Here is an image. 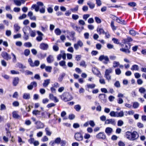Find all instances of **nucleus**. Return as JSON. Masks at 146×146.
Listing matches in <instances>:
<instances>
[{"mask_svg":"<svg viewBox=\"0 0 146 146\" xmlns=\"http://www.w3.org/2000/svg\"><path fill=\"white\" fill-rule=\"evenodd\" d=\"M139 134L136 131H133L132 132L127 131L125 135V137L127 139L130 141H133L137 139L139 137Z\"/></svg>","mask_w":146,"mask_h":146,"instance_id":"obj_1","label":"nucleus"},{"mask_svg":"<svg viewBox=\"0 0 146 146\" xmlns=\"http://www.w3.org/2000/svg\"><path fill=\"white\" fill-rule=\"evenodd\" d=\"M61 96L62 99L66 102L70 101L73 99L72 96L69 93H64Z\"/></svg>","mask_w":146,"mask_h":146,"instance_id":"obj_2","label":"nucleus"},{"mask_svg":"<svg viewBox=\"0 0 146 146\" xmlns=\"http://www.w3.org/2000/svg\"><path fill=\"white\" fill-rule=\"evenodd\" d=\"M113 72V70L111 68L106 69L105 72L104 77L108 82L111 79V76L110 74Z\"/></svg>","mask_w":146,"mask_h":146,"instance_id":"obj_3","label":"nucleus"},{"mask_svg":"<svg viewBox=\"0 0 146 146\" xmlns=\"http://www.w3.org/2000/svg\"><path fill=\"white\" fill-rule=\"evenodd\" d=\"M11 127V123H7L6 124L5 129L6 131V135L7 137L10 138L11 136V132L9 131V128Z\"/></svg>","mask_w":146,"mask_h":146,"instance_id":"obj_4","label":"nucleus"},{"mask_svg":"<svg viewBox=\"0 0 146 146\" xmlns=\"http://www.w3.org/2000/svg\"><path fill=\"white\" fill-rule=\"evenodd\" d=\"M1 55L2 58L6 60H8L11 59L10 54H9L6 52H2Z\"/></svg>","mask_w":146,"mask_h":146,"instance_id":"obj_5","label":"nucleus"},{"mask_svg":"<svg viewBox=\"0 0 146 146\" xmlns=\"http://www.w3.org/2000/svg\"><path fill=\"white\" fill-rule=\"evenodd\" d=\"M99 60L100 61H102L103 60L104 61L103 62V63L105 64H107L109 61L108 57L107 56L104 55H101L99 58Z\"/></svg>","mask_w":146,"mask_h":146,"instance_id":"obj_6","label":"nucleus"},{"mask_svg":"<svg viewBox=\"0 0 146 146\" xmlns=\"http://www.w3.org/2000/svg\"><path fill=\"white\" fill-rule=\"evenodd\" d=\"M83 45V42L80 40H78L76 43L74 45V47L76 50L78 49L79 47H82Z\"/></svg>","mask_w":146,"mask_h":146,"instance_id":"obj_7","label":"nucleus"},{"mask_svg":"<svg viewBox=\"0 0 146 146\" xmlns=\"http://www.w3.org/2000/svg\"><path fill=\"white\" fill-rule=\"evenodd\" d=\"M74 137L75 139L78 141H81L83 140V137L80 133H75Z\"/></svg>","mask_w":146,"mask_h":146,"instance_id":"obj_8","label":"nucleus"},{"mask_svg":"<svg viewBox=\"0 0 146 146\" xmlns=\"http://www.w3.org/2000/svg\"><path fill=\"white\" fill-rule=\"evenodd\" d=\"M105 123L108 124H110L114 125L116 124V122L114 119H107Z\"/></svg>","mask_w":146,"mask_h":146,"instance_id":"obj_9","label":"nucleus"},{"mask_svg":"<svg viewBox=\"0 0 146 146\" xmlns=\"http://www.w3.org/2000/svg\"><path fill=\"white\" fill-rule=\"evenodd\" d=\"M96 137L99 139H104L106 136L104 133L100 132L96 135Z\"/></svg>","mask_w":146,"mask_h":146,"instance_id":"obj_10","label":"nucleus"},{"mask_svg":"<svg viewBox=\"0 0 146 146\" xmlns=\"http://www.w3.org/2000/svg\"><path fill=\"white\" fill-rule=\"evenodd\" d=\"M37 34H38V36L37 37V41L40 42L43 39L42 36L43 34L39 31H37Z\"/></svg>","mask_w":146,"mask_h":146,"instance_id":"obj_11","label":"nucleus"},{"mask_svg":"<svg viewBox=\"0 0 146 146\" xmlns=\"http://www.w3.org/2000/svg\"><path fill=\"white\" fill-rule=\"evenodd\" d=\"M48 47V46L47 44L44 43H41L40 46V48L43 50H46Z\"/></svg>","mask_w":146,"mask_h":146,"instance_id":"obj_12","label":"nucleus"},{"mask_svg":"<svg viewBox=\"0 0 146 146\" xmlns=\"http://www.w3.org/2000/svg\"><path fill=\"white\" fill-rule=\"evenodd\" d=\"M61 139L60 137H58L56 138L55 140L54 141H51L49 143V144L51 145H53L54 143H56L58 144L60 143L61 141Z\"/></svg>","mask_w":146,"mask_h":146,"instance_id":"obj_13","label":"nucleus"},{"mask_svg":"<svg viewBox=\"0 0 146 146\" xmlns=\"http://www.w3.org/2000/svg\"><path fill=\"white\" fill-rule=\"evenodd\" d=\"M28 61L29 64L31 67L36 66V60H35L33 63L31 59L30 58H29Z\"/></svg>","mask_w":146,"mask_h":146,"instance_id":"obj_14","label":"nucleus"},{"mask_svg":"<svg viewBox=\"0 0 146 146\" xmlns=\"http://www.w3.org/2000/svg\"><path fill=\"white\" fill-rule=\"evenodd\" d=\"M19 79L18 77H15L13 79V86H15L17 85L19 83Z\"/></svg>","mask_w":146,"mask_h":146,"instance_id":"obj_15","label":"nucleus"},{"mask_svg":"<svg viewBox=\"0 0 146 146\" xmlns=\"http://www.w3.org/2000/svg\"><path fill=\"white\" fill-rule=\"evenodd\" d=\"M128 47L127 48H121L120 49V50L125 52L126 53H129L130 52L129 49L130 48V46L129 45H128Z\"/></svg>","mask_w":146,"mask_h":146,"instance_id":"obj_16","label":"nucleus"},{"mask_svg":"<svg viewBox=\"0 0 146 146\" xmlns=\"http://www.w3.org/2000/svg\"><path fill=\"white\" fill-rule=\"evenodd\" d=\"M34 86L35 87L36 86V82H31L30 85L28 86L27 88L29 90H31Z\"/></svg>","mask_w":146,"mask_h":146,"instance_id":"obj_17","label":"nucleus"},{"mask_svg":"<svg viewBox=\"0 0 146 146\" xmlns=\"http://www.w3.org/2000/svg\"><path fill=\"white\" fill-rule=\"evenodd\" d=\"M32 135H30V137L31 138L30 139H29L28 141L31 144L33 143L35 146H36V141H34V139L32 138Z\"/></svg>","mask_w":146,"mask_h":146,"instance_id":"obj_18","label":"nucleus"},{"mask_svg":"<svg viewBox=\"0 0 146 146\" xmlns=\"http://www.w3.org/2000/svg\"><path fill=\"white\" fill-rule=\"evenodd\" d=\"M113 131V129L110 127H107L105 129V132L108 135H110Z\"/></svg>","mask_w":146,"mask_h":146,"instance_id":"obj_19","label":"nucleus"},{"mask_svg":"<svg viewBox=\"0 0 146 146\" xmlns=\"http://www.w3.org/2000/svg\"><path fill=\"white\" fill-rule=\"evenodd\" d=\"M47 60L48 63H50L54 61L53 56L52 55H50L47 57Z\"/></svg>","mask_w":146,"mask_h":146,"instance_id":"obj_20","label":"nucleus"},{"mask_svg":"<svg viewBox=\"0 0 146 146\" xmlns=\"http://www.w3.org/2000/svg\"><path fill=\"white\" fill-rule=\"evenodd\" d=\"M12 116L15 119H19L21 117V116L18 115L16 111H14L13 112Z\"/></svg>","mask_w":146,"mask_h":146,"instance_id":"obj_21","label":"nucleus"},{"mask_svg":"<svg viewBox=\"0 0 146 146\" xmlns=\"http://www.w3.org/2000/svg\"><path fill=\"white\" fill-rule=\"evenodd\" d=\"M69 34L71 38L70 39L73 40H74L75 39L74 36L75 35V33L74 31H72L70 32Z\"/></svg>","mask_w":146,"mask_h":146,"instance_id":"obj_22","label":"nucleus"},{"mask_svg":"<svg viewBox=\"0 0 146 146\" xmlns=\"http://www.w3.org/2000/svg\"><path fill=\"white\" fill-rule=\"evenodd\" d=\"M44 6L43 3L41 2H37V11H39L40 8Z\"/></svg>","mask_w":146,"mask_h":146,"instance_id":"obj_23","label":"nucleus"},{"mask_svg":"<svg viewBox=\"0 0 146 146\" xmlns=\"http://www.w3.org/2000/svg\"><path fill=\"white\" fill-rule=\"evenodd\" d=\"M87 4L89 6L90 8L91 9H93L95 6V4L90 1H88Z\"/></svg>","mask_w":146,"mask_h":146,"instance_id":"obj_24","label":"nucleus"},{"mask_svg":"<svg viewBox=\"0 0 146 146\" xmlns=\"http://www.w3.org/2000/svg\"><path fill=\"white\" fill-rule=\"evenodd\" d=\"M116 21L119 23L123 25H125V22L124 20L120 19L119 18H118L117 17H116Z\"/></svg>","mask_w":146,"mask_h":146,"instance_id":"obj_25","label":"nucleus"},{"mask_svg":"<svg viewBox=\"0 0 146 146\" xmlns=\"http://www.w3.org/2000/svg\"><path fill=\"white\" fill-rule=\"evenodd\" d=\"M84 29V27L83 26L81 27L77 26L75 30L79 33H80Z\"/></svg>","mask_w":146,"mask_h":146,"instance_id":"obj_26","label":"nucleus"},{"mask_svg":"<svg viewBox=\"0 0 146 146\" xmlns=\"http://www.w3.org/2000/svg\"><path fill=\"white\" fill-rule=\"evenodd\" d=\"M117 111H111L109 115L112 117H117Z\"/></svg>","mask_w":146,"mask_h":146,"instance_id":"obj_27","label":"nucleus"},{"mask_svg":"<svg viewBox=\"0 0 146 146\" xmlns=\"http://www.w3.org/2000/svg\"><path fill=\"white\" fill-rule=\"evenodd\" d=\"M50 80L47 79L44 81V83L43 84V86L44 87H46L50 83Z\"/></svg>","mask_w":146,"mask_h":146,"instance_id":"obj_28","label":"nucleus"},{"mask_svg":"<svg viewBox=\"0 0 146 146\" xmlns=\"http://www.w3.org/2000/svg\"><path fill=\"white\" fill-rule=\"evenodd\" d=\"M87 88L89 89H93L96 86V85L94 84H88L86 85Z\"/></svg>","mask_w":146,"mask_h":146,"instance_id":"obj_29","label":"nucleus"},{"mask_svg":"<svg viewBox=\"0 0 146 146\" xmlns=\"http://www.w3.org/2000/svg\"><path fill=\"white\" fill-rule=\"evenodd\" d=\"M129 34L132 36H135L136 34H138L139 33L136 32L134 30L132 29L129 30Z\"/></svg>","mask_w":146,"mask_h":146,"instance_id":"obj_30","label":"nucleus"},{"mask_svg":"<svg viewBox=\"0 0 146 146\" xmlns=\"http://www.w3.org/2000/svg\"><path fill=\"white\" fill-rule=\"evenodd\" d=\"M44 127L43 124L40 121L37 122V128H42Z\"/></svg>","mask_w":146,"mask_h":146,"instance_id":"obj_31","label":"nucleus"},{"mask_svg":"<svg viewBox=\"0 0 146 146\" xmlns=\"http://www.w3.org/2000/svg\"><path fill=\"white\" fill-rule=\"evenodd\" d=\"M131 69L133 71L134 70L138 71L139 70V66L137 65H133L132 66Z\"/></svg>","mask_w":146,"mask_h":146,"instance_id":"obj_32","label":"nucleus"},{"mask_svg":"<svg viewBox=\"0 0 146 146\" xmlns=\"http://www.w3.org/2000/svg\"><path fill=\"white\" fill-rule=\"evenodd\" d=\"M117 117H122L123 116L124 114L123 111H121L119 112L117 111Z\"/></svg>","mask_w":146,"mask_h":146,"instance_id":"obj_33","label":"nucleus"},{"mask_svg":"<svg viewBox=\"0 0 146 146\" xmlns=\"http://www.w3.org/2000/svg\"><path fill=\"white\" fill-rule=\"evenodd\" d=\"M23 98L25 99H28L30 98V94H29L25 93L23 94Z\"/></svg>","mask_w":146,"mask_h":146,"instance_id":"obj_34","label":"nucleus"},{"mask_svg":"<svg viewBox=\"0 0 146 146\" xmlns=\"http://www.w3.org/2000/svg\"><path fill=\"white\" fill-rule=\"evenodd\" d=\"M15 30V32H18L20 29V27L18 25V24H15L14 26Z\"/></svg>","mask_w":146,"mask_h":146,"instance_id":"obj_35","label":"nucleus"},{"mask_svg":"<svg viewBox=\"0 0 146 146\" xmlns=\"http://www.w3.org/2000/svg\"><path fill=\"white\" fill-rule=\"evenodd\" d=\"M74 108L76 111H79L81 109V106L80 105L78 104L75 106Z\"/></svg>","mask_w":146,"mask_h":146,"instance_id":"obj_36","label":"nucleus"},{"mask_svg":"<svg viewBox=\"0 0 146 146\" xmlns=\"http://www.w3.org/2000/svg\"><path fill=\"white\" fill-rule=\"evenodd\" d=\"M78 5H76L74 8L71 9L70 10L72 12L75 13L78 11Z\"/></svg>","mask_w":146,"mask_h":146,"instance_id":"obj_37","label":"nucleus"},{"mask_svg":"<svg viewBox=\"0 0 146 146\" xmlns=\"http://www.w3.org/2000/svg\"><path fill=\"white\" fill-rule=\"evenodd\" d=\"M113 67L114 68H116L117 67L120 65V63L118 62L114 61L113 62Z\"/></svg>","mask_w":146,"mask_h":146,"instance_id":"obj_38","label":"nucleus"},{"mask_svg":"<svg viewBox=\"0 0 146 146\" xmlns=\"http://www.w3.org/2000/svg\"><path fill=\"white\" fill-rule=\"evenodd\" d=\"M45 131L46 134L48 136H50L51 134V132L50 131V129L48 127H46L45 129Z\"/></svg>","mask_w":146,"mask_h":146,"instance_id":"obj_39","label":"nucleus"},{"mask_svg":"<svg viewBox=\"0 0 146 146\" xmlns=\"http://www.w3.org/2000/svg\"><path fill=\"white\" fill-rule=\"evenodd\" d=\"M30 50L28 49H26L25 50L24 54L26 56H29L30 53Z\"/></svg>","mask_w":146,"mask_h":146,"instance_id":"obj_40","label":"nucleus"},{"mask_svg":"<svg viewBox=\"0 0 146 146\" xmlns=\"http://www.w3.org/2000/svg\"><path fill=\"white\" fill-rule=\"evenodd\" d=\"M45 69L46 72H50L52 69V67L50 66H47L45 67Z\"/></svg>","mask_w":146,"mask_h":146,"instance_id":"obj_41","label":"nucleus"},{"mask_svg":"<svg viewBox=\"0 0 146 146\" xmlns=\"http://www.w3.org/2000/svg\"><path fill=\"white\" fill-rule=\"evenodd\" d=\"M97 31L98 32V33L101 34L102 33L104 34L105 32L104 30L101 28H98L97 29Z\"/></svg>","mask_w":146,"mask_h":146,"instance_id":"obj_42","label":"nucleus"},{"mask_svg":"<svg viewBox=\"0 0 146 146\" xmlns=\"http://www.w3.org/2000/svg\"><path fill=\"white\" fill-rule=\"evenodd\" d=\"M55 32L57 35H60L61 33V31L59 29L57 28L55 30Z\"/></svg>","mask_w":146,"mask_h":146,"instance_id":"obj_43","label":"nucleus"},{"mask_svg":"<svg viewBox=\"0 0 146 146\" xmlns=\"http://www.w3.org/2000/svg\"><path fill=\"white\" fill-rule=\"evenodd\" d=\"M139 92L141 93H144L146 92V90L144 88L141 87L139 89Z\"/></svg>","mask_w":146,"mask_h":146,"instance_id":"obj_44","label":"nucleus"},{"mask_svg":"<svg viewBox=\"0 0 146 146\" xmlns=\"http://www.w3.org/2000/svg\"><path fill=\"white\" fill-rule=\"evenodd\" d=\"M115 74L116 75H119L121 73V71L119 68H116L115 70Z\"/></svg>","mask_w":146,"mask_h":146,"instance_id":"obj_45","label":"nucleus"},{"mask_svg":"<svg viewBox=\"0 0 146 146\" xmlns=\"http://www.w3.org/2000/svg\"><path fill=\"white\" fill-rule=\"evenodd\" d=\"M39 11L40 13H44L45 12V7L44 6L40 8L39 10Z\"/></svg>","mask_w":146,"mask_h":146,"instance_id":"obj_46","label":"nucleus"},{"mask_svg":"<svg viewBox=\"0 0 146 146\" xmlns=\"http://www.w3.org/2000/svg\"><path fill=\"white\" fill-rule=\"evenodd\" d=\"M139 106V104L138 102H135L133 103V107L135 109L137 108Z\"/></svg>","mask_w":146,"mask_h":146,"instance_id":"obj_47","label":"nucleus"},{"mask_svg":"<svg viewBox=\"0 0 146 146\" xmlns=\"http://www.w3.org/2000/svg\"><path fill=\"white\" fill-rule=\"evenodd\" d=\"M24 45L25 46L27 47H30L32 46L31 43L29 42L25 43L24 44Z\"/></svg>","mask_w":146,"mask_h":146,"instance_id":"obj_48","label":"nucleus"},{"mask_svg":"<svg viewBox=\"0 0 146 146\" xmlns=\"http://www.w3.org/2000/svg\"><path fill=\"white\" fill-rule=\"evenodd\" d=\"M106 96V95L105 94H100L99 95V98L101 100H104Z\"/></svg>","mask_w":146,"mask_h":146,"instance_id":"obj_49","label":"nucleus"},{"mask_svg":"<svg viewBox=\"0 0 146 146\" xmlns=\"http://www.w3.org/2000/svg\"><path fill=\"white\" fill-rule=\"evenodd\" d=\"M123 124V121L121 120H119L117 121V125L119 126H122Z\"/></svg>","mask_w":146,"mask_h":146,"instance_id":"obj_50","label":"nucleus"},{"mask_svg":"<svg viewBox=\"0 0 146 146\" xmlns=\"http://www.w3.org/2000/svg\"><path fill=\"white\" fill-rule=\"evenodd\" d=\"M11 54L12 55V56L13 57V58L12 59V61L14 62H15L17 61L16 58L15 54L13 53H11Z\"/></svg>","mask_w":146,"mask_h":146,"instance_id":"obj_51","label":"nucleus"},{"mask_svg":"<svg viewBox=\"0 0 146 146\" xmlns=\"http://www.w3.org/2000/svg\"><path fill=\"white\" fill-rule=\"evenodd\" d=\"M89 124L92 127H94L95 126V123L93 120H90L89 121Z\"/></svg>","mask_w":146,"mask_h":146,"instance_id":"obj_52","label":"nucleus"},{"mask_svg":"<svg viewBox=\"0 0 146 146\" xmlns=\"http://www.w3.org/2000/svg\"><path fill=\"white\" fill-rule=\"evenodd\" d=\"M79 16L78 15L75 14H73L72 16V18L75 20H76L78 19L79 18Z\"/></svg>","mask_w":146,"mask_h":146,"instance_id":"obj_53","label":"nucleus"},{"mask_svg":"<svg viewBox=\"0 0 146 146\" xmlns=\"http://www.w3.org/2000/svg\"><path fill=\"white\" fill-rule=\"evenodd\" d=\"M128 5L131 7H134L136 6V4L134 2H132L128 3Z\"/></svg>","mask_w":146,"mask_h":146,"instance_id":"obj_54","label":"nucleus"},{"mask_svg":"<svg viewBox=\"0 0 146 146\" xmlns=\"http://www.w3.org/2000/svg\"><path fill=\"white\" fill-rule=\"evenodd\" d=\"M6 107L3 104H1L0 106V110H3L6 109Z\"/></svg>","mask_w":146,"mask_h":146,"instance_id":"obj_55","label":"nucleus"},{"mask_svg":"<svg viewBox=\"0 0 146 146\" xmlns=\"http://www.w3.org/2000/svg\"><path fill=\"white\" fill-rule=\"evenodd\" d=\"M21 35L20 34H18L15 35H14L13 36V38L15 39L17 38H21Z\"/></svg>","mask_w":146,"mask_h":146,"instance_id":"obj_56","label":"nucleus"},{"mask_svg":"<svg viewBox=\"0 0 146 146\" xmlns=\"http://www.w3.org/2000/svg\"><path fill=\"white\" fill-rule=\"evenodd\" d=\"M53 49L54 51L57 52L59 50V47L57 45H54L53 46Z\"/></svg>","mask_w":146,"mask_h":146,"instance_id":"obj_57","label":"nucleus"},{"mask_svg":"<svg viewBox=\"0 0 146 146\" xmlns=\"http://www.w3.org/2000/svg\"><path fill=\"white\" fill-rule=\"evenodd\" d=\"M48 139L46 136H44L41 139V141L43 142H45L48 140Z\"/></svg>","mask_w":146,"mask_h":146,"instance_id":"obj_58","label":"nucleus"},{"mask_svg":"<svg viewBox=\"0 0 146 146\" xmlns=\"http://www.w3.org/2000/svg\"><path fill=\"white\" fill-rule=\"evenodd\" d=\"M96 3L98 6H100L102 5V2L100 0H96Z\"/></svg>","mask_w":146,"mask_h":146,"instance_id":"obj_59","label":"nucleus"},{"mask_svg":"<svg viewBox=\"0 0 146 146\" xmlns=\"http://www.w3.org/2000/svg\"><path fill=\"white\" fill-rule=\"evenodd\" d=\"M90 17V15L88 14H85L83 15V19L85 21Z\"/></svg>","mask_w":146,"mask_h":146,"instance_id":"obj_60","label":"nucleus"},{"mask_svg":"<svg viewBox=\"0 0 146 146\" xmlns=\"http://www.w3.org/2000/svg\"><path fill=\"white\" fill-rule=\"evenodd\" d=\"M95 19L96 21L98 23H101V19H99L98 17H96L95 18Z\"/></svg>","mask_w":146,"mask_h":146,"instance_id":"obj_61","label":"nucleus"},{"mask_svg":"<svg viewBox=\"0 0 146 146\" xmlns=\"http://www.w3.org/2000/svg\"><path fill=\"white\" fill-rule=\"evenodd\" d=\"M107 47L109 49H111L113 48V45L110 43H108L107 44Z\"/></svg>","mask_w":146,"mask_h":146,"instance_id":"obj_62","label":"nucleus"},{"mask_svg":"<svg viewBox=\"0 0 146 146\" xmlns=\"http://www.w3.org/2000/svg\"><path fill=\"white\" fill-rule=\"evenodd\" d=\"M13 106L15 107H17L19 106V102L17 101H14L13 103Z\"/></svg>","mask_w":146,"mask_h":146,"instance_id":"obj_63","label":"nucleus"},{"mask_svg":"<svg viewBox=\"0 0 146 146\" xmlns=\"http://www.w3.org/2000/svg\"><path fill=\"white\" fill-rule=\"evenodd\" d=\"M84 138L86 139L90 138V135L88 133H85L84 136Z\"/></svg>","mask_w":146,"mask_h":146,"instance_id":"obj_64","label":"nucleus"}]
</instances>
